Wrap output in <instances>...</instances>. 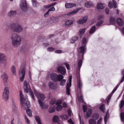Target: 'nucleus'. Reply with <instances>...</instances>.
Masks as SVG:
<instances>
[{
	"label": "nucleus",
	"mask_w": 124,
	"mask_h": 124,
	"mask_svg": "<svg viewBox=\"0 0 124 124\" xmlns=\"http://www.w3.org/2000/svg\"><path fill=\"white\" fill-rule=\"evenodd\" d=\"M58 72L62 75L65 74L66 72V69L65 68L62 66H58L57 68Z\"/></svg>",
	"instance_id": "obj_12"
},
{
	"label": "nucleus",
	"mask_w": 124,
	"mask_h": 124,
	"mask_svg": "<svg viewBox=\"0 0 124 124\" xmlns=\"http://www.w3.org/2000/svg\"><path fill=\"white\" fill-rule=\"evenodd\" d=\"M9 93L8 88L7 87H5L4 89L2 98L6 101H7L8 99Z\"/></svg>",
	"instance_id": "obj_8"
},
{
	"label": "nucleus",
	"mask_w": 124,
	"mask_h": 124,
	"mask_svg": "<svg viewBox=\"0 0 124 124\" xmlns=\"http://www.w3.org/2000/svg\"><path fill=\"white\" fill-rule=\"evenodd\" d=\"M88 17L87 16H85L82 19H80L77 21V23L80 24H82L85 23L87 21Z\"/></svg>",
	"instance_id": "obj_15"
},
{
	"label": "nucleus",
	"mask_w": 124,
	"mask_h": 124,
	"mask_svg": "<svg viewBox=\"0 0 124 124\" xmlns=\"http://www.w3.org/2000/svg\"><path fill=\"white\" fill-rule=\"evenodd\" d=\"M83 109L84 112H85L87 109V107L85 105H84L83 106Z\"/></svg>",
	"instance_id": "obj_54"
},
{
	"label": "nucleus",
	"mask_w": 124,
	"mask_h": 124,
	"mask_svg": "<svg viewBox=\"0 0 124 124\" xmlns=\"http://www.w3.org/2000/svg\"><path fill=\"white\" fill-rule=\"evenodd\" d=\"M55 99H53L51 100L50 102V103L51 104H54L55 103Z\"/></svg>",
	"instance_id": "obj_55"
},
{
	"label": "nucleus",
	"mask_w": 124,
	"mask_h": 124,
	"mask_svg": "<svg viewBox=\"0 0 124 124\" xmlns=\"http://www.w3.org/2000/svg\"><path fill=\"white\" fill-rule=\"evenodd\" d=\"M115 18L111 17L110 18V23L111 24H113L115 22Z\"/></svg>",
	"instance_id": "obj_39"
},
{
	"label": "nucleus",
	"mask_w": 124,
	"mask_h": 124,
	"mask_svg": "<svg viewBox=\"0 0 124 124\" xmlns=\"http://www.w3.org/2000/svg\"><path fill=\"white\" fill-rule=\"evenodd\" d=\"M62 106L61 105H58L56 108V110L57 111H61L62 110Z\"/></svg>",
	"instance_id": "obj_36"
},
{
	"label": "nucleus",
	"mask_w": 124,
	"mask_h": 124,
	"mask_svg": "<svg viewBox=\"0 0 124 124\" xmlns=\"http://www.w3.org/2000/svg\"><path fill=\"white\" fill-rule=\"evenodd\" d=\"M12 45L13 46L16 47L21 43V38L20 36L15 33H13L10 37Z\"/></svg>",
	"instance_id": "obj_2"
},
{
	"label": "nucleus",
	"mask_w": 124,
	"mask_h": 124,
	"mask_svg": "<svg viewBox=\"0 0 124 124\" xmlns=\"http://www.w3.org/2000/svg\"><path fill=\"white\" fill-rule=\"evenodd\" d=\"M104 104H102L100 106L99 108L103 112H104L105 111L104 110Z\"/></svg>",
	"instance_id": "obj_43"
},
{
	"label": "nucleus",
	"mask_w": 124,
	"mask_h": 124,
	"mask_svg": "<svg viewBox=\"0 0 124 124\" xmlns=\"http://www.w3.org/2000/svg\"><path fill=\"white\" fill-rule=\"evenodd\" d=\"M76 6V5L74 3H67L65 5V7L67 8H70Z\"/></svg>",
	"instance_id": "obj_20"
},
{
	"label": "nucleus",
	"mask_w": 124,
	"mask_h": 124,
	"mask_svg": "<svg viewBox=\"0 0 124 124\" xmlns=\"http://www.w3.org/2000/svg\"><path fill=\"white\" fill-rule=\"evenodd\" d=\"M7 61V58L5 55L0 53V63H5Z\"/></svg>",
	"instance_id": "obj_13"
},
{
	"label": "nucleus",
	"mask_w": 124,
	"mask_h": 124,
	"mask_svg": "<svg viewBox=\"0 0 124 124\" xmlns=\"http://www.w3.org/2000/svg\"><path fill=\"white\" fill-rule=\"evenodd\" d=\"M120 83L119 84H118L115 87V88L112 91V92H111V93L112 94H113L114 93V92H115V91L116 90L117 88H118L119 85H120Z\"/></svg>",
	"instance_id": "obj_52"
},
{
	"label": "nucleus",
	"mask_w": 124,
	"mask_h": 124,
	"mask_svg": "<svg viewBox=\"0 0 124 124\" xmlns=\"http://www.w3.org/2000/svg\"><path fill=\"white\" fill-rule=\"evenodd\" d=\"M87 43L86 39L85 37L83 38L82 40L81 44L82 46L78 49L79 58L80 59L78 61V69L79 71L81 67L82 63V60L83 58L84 52H85L86 49V44Z\"/></svg>",
	"instance_id": "obj_1"
},
{
	"label": "nucleus",
	"mask_w": 124,
	"mask_h": 124,
	"mask_svg": "<svg viewBox=\"0 0 124 124\" xmlns=\"http://www.w3.org/2000/svg\"><path fill=\"white\" fill-rule=\"evenodd\" d=\"M73 23V22L72 20H69L66 22L65 24L66 25L69 26L72 24Z\"/></svg>",
	"instance_id": "obj_37"
},
{
	"label": "nucleus",
	"mask_w": 124,
	"mask_h": 124,
	"mask_svg": "<svg viewBox=\"0 0 124 124\" xmlns=\"http://www.w3.org/2000/svg\"><path fill=\"white\" fill-rule=\"evenodd\" d=\"M78 100L82 102L84 101L83 99V96L82 95H81L78 98Z\"/></svg>",
	"instance_id": "obj_51"
},
{
	"label": "nucleus",
	"mask_w": 124,
	"mask_h": 124,
	"mask_svg": "<svg viewBox=\"0 0 124 124\" xmlns=\"http://www.w3.org/2000/svg\"><path fill=\"white\" fill-rule=\"evenodd\" d=\"M113 4H112V2L111 1H110L108 3V5L109 8H112L113 6H114V8H116V3L115 0H112Z\"/></svg>",
	"instance_id": "obj_18"
},
{
	"label": "nucleus",
	"mask_w": 124,
	"mask_h": 124,
	"mask_svg": "<svg viewBox=\"0 0 124 124\" xmlns=\"http://www.w3.org/2000/svg\"><path fill=\"white\" fill-rule=\"evenodd\" d=\"M35 117L36 121L38 124H41L40 118L39 116H35Z\"/></svg>",
	"instance_id": "obj_29"
},
{
	"label": "nucleus",
	"mask_w": 124,
	"mask_h": 124,
	"mask_svg": "<svg viewBox=\"0 0 124 124\" xmlns=\"http://www.w3.org/2000/svg\"><path fill=\"white\" fill-rule=\"evenodd\" d=\"M96 30V27L95 26H94L92 27L89 33L90 34L93 33Z\"/></svg>",
	"instance_id": "obj_26"
},
{
	"label": "nucleus",
	"mask_w": 124,
	"mask_h": 124,
	"mask_svg": "<svg viewBox=\"0 0 124 124\" xmlns=\"http://www.w3.org/2000/svg\"><path fill=\"white\" fill-rule=\"evenodd\" d=\"M78 39V38L77 37H73L70 39L71 43H74Z\"/></svg>",
	"instance_id": "obj_28"
},
{
	"label": "nucleus",
	"mask_w": 124,
	"mask_h": 124,
	"mask_svg": "<svg viewBox=\"0 0 124 124\" xmlns=\"http://www.w3.org/2000/svg\"><path fill=\"white\" fill-rule=\"evenodd\" d=\"M11 70L12 73L13 75L16 76V69L15 67L14 66H13L11 67Z\"/></svg>",
	"instance_id": "obj_23"
},
{
	"label": "nucleus",
	"mask_w": 124,
	"mask_h": 124,
	"mask_svg": "<svg viewBox=\"0 0 124 124\" xmlns=\"http://www.w3.org/2000/svg\"><path fill=\"white\" fill-rule=\"evenodd\" d=\"M33 92L38 99V102L43 101L45 97L44 94L38 92L35 89L33 90Z\"/></svg>",
	"instance_id": "obj_7"
},
{
	"label": "nucleus",
	"mask_w": 124,
	"mask_h": 124,
	"mask_svg": "<svg viewBox=\"0 0 124 124\" xmlns=\"http://www.w3.org/2000/svg\"><path fill=\"white\" fill-rule=\"evenodd\" d=\"M48 85L50 88L53 90H55L57 88V85L52 82H49Z\"/></svg>",
	"instance_id": "obj_17"
},
{
	"label": "nucleus",
	"mask_w": 124,
	"mask_h": 124,
	"mask_svg": "<svg viewBox=\"0 0 124 124\" xmlns=\"http://www.w3.org/2000/svg\"><path fill=\"white\" fill-rule=\"evenodd\" d=\"M20 97L21 105L26 108H29L30 106V103L28 101V99L26 96L23 97L22 93L21 91H20Z\"/></svg>",
	"instance_id": "obj_3"
},
{
	"label": "nucleus",
	"mask_w": 124,
	"mask_h": 124,
	"mask_svg": "<svg viewBox=\"0 0 124 124\" xmlns=\"http://www.w3.org/2000/svg\"><path fill=\"white\" fill-rule=\"evenodd\" d=\"M24 116L25 117V120L26 123L28 124H30V121L26 117L25 115H24Z\"/></svg>",
	"instance_id": "obj_53"
},
{
	"label": "nucleus",
	"mask_w": 124,
	"mask_h": 124,
	"mask_svg": "<svg viewBox=\"0 0 124 124\" xmlns=\"http://www.w3.org/2000/svg\"><path fill=\"white\" fill-rule=\"evenodd\" d=\"M50 77L51 79L55 82L57 81H60L62 79L64 78V77L61 74L57 75L54 73H52L50 75Z\"/></svg>",
	"instance_id": "obj_6"
},
{
	"label": "nucleus",
	"mask_w": 124,
	"mask_h": 124,
	"mask_svg": "<svg viewBox=\"0 0 124 124\" xmlns=\"http://www.w3.org/2000/svg\"><path fill=\"white\" fill-rule=\"evenodd\" d=\"M102 120V118H100L97 122V124H101V123Z\"/></svg>",
	"instance_id": "obj_61"
},
{
	"label": "nucleus",
	"mask_w": 124,
	"mask_h": 124,
	"mask_svg": "<svg viewBox=\"0 0 124 124\" xmlns=\"http://www.w3.org/2000/svg\"><path fill=\"white\" fill-rule=\"evenodd\" d=\"M68 114L70 116H71V111L70 109H69L68 111Z\"/></svg>",
	"instance_id": "obj_63"
},
{
	"label": "nucleus",
	"mask_w": 124,
	"mask_h": 124,
	"mask_svg": "<svg viewBox=\"0 0 124 124\" xmlns=\"http://www.w3.org/2000/svg\"><path fill=\"white\" fill-rule=\"evenodd\" d=\"M62 105L64 107L66 108L67 107V105L65 102H64L63 103Z\"/></svg>",
	"instance_id": "obj_60"
},
{
	"label": "nucleus",
	"mask_w": 124,
	"mask_h": 124,
	"mask_svg": "<svg viewBox=\"0 0 124 124\" xmlns=\"http://www.w3.org/2000/svg\"><path fill=\"white\" fill-rule=\"evenodd\" d=\"M62 102V101L61 100H58L57 101L56 103V104H60Z\"/></svg>",
	"instance_id": "obj_64"
},
{
	"label": "nucleus",
	"mask_w": 124,
	"mask_h": 124,
	"mask_svg": "<svg viewBox=\"0 0 124 124\" xmlns=\"http://www.w3.org/2000/svg\"><path fill=\"white\" fill-rule=\"evenodd\" d=\"M116 22L118 24L119 26H122L123 25V21L120 18H118L116 20Z\"/></svg>",
	"instance_id": "obj_21"
},
{
	"label": "nucleus",
	"mask_w": 124,
	"mask_h": 124,
	"mask_svg": "<svg viewBox=\"0 0 124 124\" xmlns=\"http://www.w3.org/2000/svg\"><path fill=\"white\" fill-rule=\"evenodd\" d=\"M65 64L68 70H69L70 69L69 68V65L67 63H65Z\"/></svg>",
	"instance_id": "obj_62"
},
{
	"label": "nucleus",
	"mask_w": 124,
	"mask_h": 124,
	"mask_svg": "<svg viewBox=\"0 0 124 124\" xmlns=\"http://www.w3.org/2000/svg\"><path fill=\"white\" fill-rule=\"evenodd\" d=\"M92 5V3L91 2H87L85 3V6L87 8H89Z\"/></svg>",
	"instance_id": "obj_27"
},
{
	"label": "nucleus",
	"mask_w": 124,
	"mask_h": 124,
	"mask_svg": "<svg viewBox=\"0 0 124 124\" xmlns=\"http://www.w3.org/2000/svg\"><path fill=\"white\" fill-rule=\"evenodd\" d=\"M59 20L58 18L56 17H51L50 23H56L58 22Z\"/></svg>",
	"instance_id": "obj_22"
},
{
	"label": "nucleus",
	"mask_w": 124,
	"mask_h": 124,
	"mask_svg": "<svg viewBox=\"0 0 124 124\" xmlns=\"http://www.w3.org/2000/svg\"><path fill=\"white\" fill-rule=\"evenodd\" d=\"M55 9L54 7H53L49 9L48 10L49 12L50 11H53L55 10Z\"/></svg>",
	"instance_id": "obj_56"
},
{
	"label": "nucleus",
	"mask_w": 124,
	"mask_h": 124,
	"mask_svg": "<svg viewBox=\"0 0 124 124\" xmlns=\"http://www.w3.org/2000/svg\"><path fill=\"white\" fill-rule=\"evenodd\" d=\"M1 77L3 79L5 85H6L8 79V76L7 74L5 72H2L1 75Z\"/></svg>",
	"instance_id": "obj_11"
},
{
	"label": "nucleus",
	"mask_w": 124,
	"mask_h": 124,
	"mask_svg": "<svg viewBox=\"0 0 124 124\" xmlns=\"http://www.w3.org/2000/svg\"><path fill=\"white\" fill-rule=\"evenodd\" d=\"M109 115L108 114L107 112L105 116L104 117V120L105 122V123L106 124L107 121V120L108 118Z\"/></svg>",
	"instance_id": "obj_40"
},
{
	"label": "nucleus",
	"mask_w": 124,
	"mask_h": 124,
	"mask_svg": "<svg viewBox=\"0 0 124 124\" xmlns=\"http://www.w3.org/2000/svg\"><path fill=\"white\" fill-rule=\"evenodd\" d=\"M109 8H106L105 9V12L107 14H109Z\"/></svg>",
	"instance_id": "obj_59"
},
{
	"label": "nucleus",
	"mask_w": 124,
	"mask_h": 124,
	"mask_svg": "<svg viewBox=\"0 0 124 124\" xmlns=\"http://www.w3.org/2000/svg\"><path fill=\"white\" fill-rule=\"evenodd\" d=\"M54 52L56 53L60 54L62 52V51L61 50H56Z\"/></svg>",
	"instance_id": "obj_57"
},
{
	"label": "nucleus",
	"mask_w": 124,
	"mask_h": 124,
	"mask_svg": "<svg viewBox=\"0 0 124 124\" xmlns=\"http://www.w3.org/2000/svg\"><path fill=\"white\" fill-rule=\"evenodd\" d=\"M26 112L27 115L30 117H31L32 116L31 112V110L30 109L27 110L26 109Z\"/></svg>",
	"instance_id": "obj_41"
},
{
	"label": "nucleus",
	"mask_w": 124,
	"mask_h": 124,
	"mask_svg": "<svg viewBox=\"0 0 124 124\" xmlns=\"http://www.w3.org/2000/svg\"><path fill=\"white\" fill-rule=\"evenodd\" d=\"M89 124H96V121L93 119H91L89 120Z\"/></svg>",
	"instance_id": "obj_33"
},
{
	"label": "nucleus",
	"mask_w": 124,
	"mask_h": 124,
	"mask_svg": "<svg viewBox=\"0 0 124 124\" xmlns=\"http://www.w3.org/2000/svg\"><path fill=\"white\" fill-rule=\"evenodd\" d=\"M86 29L84 28L82 29H80L79 31V32L80 34H83L85 32Z\"/></svg>",
	"instance_id": "obj_46"
},
{
	"label": "nucleus",
	"mask_w": 124,
	"mask_h": 124,
	"mask_svg": "<svg viewBox=\"0 0 124 124\" xmlns=\"http://www.w3.org/2000/svg\"><path fill=\"white\" fill-rule=\"evenodd\" d=\"M16 14V11L11 10L8 13V16L10 17H12L15 16Z\"/></svg>",
	"instance_id": "obj_19"
},
{
	"label": "nucleus",
	"mask_w": 124,
	"mask_h": 124,
	"mask_svg": "<svg viewBox=\"0 0 124 124\" xmlns=\"http://www.w3.org/2000/svg\"><path fill=\"white\" fill-rule=\"evenodd\" d=\"M122 74L123 76L120 81V83H122L124 81V70L122 71Z\"/></svg>",
	"instance_id": "obj_47"
},
{
	"label": "nucleus",
	"mask_w": 124,
	"mask_h": 124,
	"mask_svg": "<svg viewBox=\"0 0 124 124\" xmlns=\"http://www.w3.org/2000/svg\"><path fill=\"white\" fill-rule=\"evenodd\" d=\"M62 120H67L68 118V116L66 115H62L60 116Z\"/></svg>",
	"instance_id": "obj_32"
},
{
	"label": "nucleus",
	"mask_w": 124,
	"mask_h": 124,
	"mask_svg": "<svg viewBox=\"0 0 124 124\" xmlns=\"http://www.w3.org/2000/svg\"><path fill=\"white\" fill-rule=\"evenodd\" d=\"M79 10V9H76L74 10L73 11L71 12H70L68 13L67 14V15L68 16H70V15H73L75 14H76L77 13Z\"/></svg>",
	"instance_id": "obj_24"
},
{
	"label": "nucleus",
	"mask_w": 124,
	"mask_h": 124,
	"mask_svg": "<svg viewBox=\"0 0 124 124\" xmlns=\"http://www.w3.org/2000/svg\"><path fill=\"white\" fill-rule=\"evenodd\" d=\"M120 117L121 120L123 121L124 120V113L123 112L121 113Z\"/></svg>",
	"instance_id": "obj_48"
},
{
	"label": "nucleus",
	"mask_w": 124,
	"mask_h": 124,
	"mask_svg": "<svg viewBox=\"0 0 124 124\" xmlns=\"http://www.w3.org/2000/svg\"><path fill=\"white\" fill-rule=\"evenodd\" d=\"M20 7L21 9L24 11H26L28 10V8L25 0H21Z\"/></svg>",
	"instance_id": "obj_9"
},
{
	"label": "nucleus",
	"mask_w": 124,
	"mask_h": 124,
	"mask_svg": "<svg viewBox=\"0 0 124 124\" xmlns=\"http://www.w3.org/2000/svg\"><path fill=\"white\" fill-rule=\"evenodd\" d=\"M60 81H61L60 85H61L63 86L64 85L66 82V80L65 79H62Z\"/></svg>",
	"instance_id": "obj_38"
},
{
	"label": "nucleus",
	"mask_w": 124,
	"mask_h": 124,
	"mask_svg": "<svg viewBox=\"0 0 124 124\" xmlns=\"http://www.w3.org/2000/svg\"><path fill=\"white\" fill-rule=\"evenodd\" d=\"M49 43H43L42 45L44 47H47L48 46Z\"/></svg>",
	"instance_id": "obj_58"
},
{
	"label": "nucleus",
	"mask_w": 124,
	"mask_h": 124,
	"mask_svg": "<svg viewBox=\"0 0 124 124\" xmlns=\"http://www.w3.org/2000/svg\"><path fill=\"white\" fill-rule=\"evenodd\" d=\"M92 112V111L91 109H88L86 113V115L88 117H90L91 115Z\"/></svg>",
	"instance_id": "obj_30"
},
{
	"label": "nucleus",
	"mask_w": 124,
	"mask_h": 124,
	"mask_svg": "<svg viewBox=\"0 0 124 124\" xmlns=\"http://www.w3.org/2000/svg\"><path fill=\"white\" fill-rule=\"evenodd\" d=\"M99 115L97 113L93 114L92 115V117L93 118V119L95 120L98 119L99 117Z\"/></svg>",
	"instance_id": "obj_34"
},
{
	"label": "nucleus",
	"mask_w": 124,
	"mask_h": 124,
	"mask_svg": "<svg viewBox=\"0 0 124 124\" xmlns=\"http://www.w3.org/2000/svg\"><path fill=\"white\" fill-rule=\"evenodd\" d=\"M55 111V107L54 106L51 107L49 108L48 111L50 113L54 112Z\"/></svg>",
	"instance_id": "obj_25"
},
{
	"label": "nucleus",
	"mask_w": 124,
	"mask_h": 124,
	"mask_svg": "<svg viewBox=\"0 0 124 124\" xmlns=\"http://www.w3.org/2000/svg\"><path fill=\"white\" fill-rule=\"evenodd\" d=\"M124 105V100H122L121 101L120 103V108L121 109L123 107Z\"/></svg>",
	"instance_id": "obj_49"
},
{
	"label": "nucleus",
	"mask_w": 124,
	"mask_h": 124,
	"mask_svg": "<svg viewBox=\"0 0 124 124\" xmlns=\"http://www.w3.org/2000/svg\"><path fill=\"white\" fill-rule=\"evenodd\" d=\"M104 7V6L103 4L100 3L98 4L97 8V9H102Z\"/></svg>",
	"instance_id": "obj_35"
},
{
	"label": "nucleus",
	"mask_w": 124,
	"mask_h": 124,
	"mask_svg": "<svg viewBox=\"0 0 124 124\" xmlns=\"http://www.w3.org/2000/svg\"><path fill=\"white\" fill-rule=\"evenodd\" d=\"M55 50V48L52 47H50L47 49V50L49 51L50 52H53Z\"/></svg>",
	"instance_id": "obj_44"
},
{
	"label": "nucleus",
	"mask_w": 124,
	"mask_h": 124,
	"mask_svg": "<svg viewBox=\"0 0 124 124\" xmlns=\"http://www.w3.org/2000/svg\"><path fill=\"white\" fill-rule=\"evenodd\" d=\"M78 80H79L78 84V86L79 88L80 89L82 86V84L80 79H79L78 78Z\"/></svg>",
	"instance_id": "obj_42"
},
{
	"label": "nucleus",
	"mask_w": 124,
	"mask_h": 124,
	"mask_svg": "<svg viewBox=\"0 0 124 124\" xmlns=\"http://www.w3.org/2000/svg\"><path fill=\"white\" fill-rule=\"evenodd\" d=\"M25 69L24 68H23L19 71V75L20 80L22 81L24 79L25 74Z\"/></svg>",
	"instance_id": "obj_10"
},
{
	"label": "nucleus",
	"mask_w": 124,
	"mask_h": 124,
	"mask_svg": "<svg viewBox=\"0 0 124 124\" xmlns=\"http://www.w3.org/2000/svg\"><path fill=\"white\" fill-rule=\"evenodd\" d=\"M72 76H70V77L69 83H68L66 85V92L68 95L70 94V87L71 85Z\"/></svg>",
	"instance_id": "obj_14"
},
{
	"label": "nucleus",
	"mask_w": 124,
	"mask_h": 124,
	"mask_svg": "<svg viewBox=\"0 0 124 124\" xmlns=\"http://www.w3.org/2000/svg\"><path fill=\"white\" fill-rule=\"evenodd\" d=\"M31 2L34 7H36L37 6V2L36 0H32Z\"/></svg>",
	"instance_id": "obj_45"
},
{
	"label": "nucleus",
	"mask_w": 124,
	"mask_h": 124,
	"mask_svg": "<svg viewBox=\"0 0 124 124\" xmlns=\"http://www.w3.org/2000/svg\"><path fill=\"white\" fill-rule=\"evenodd\" d=\"M103 22V21L102 20H101L99 22H98L96 23V25L97 26H99L101 25L102 24Z\"/></svg>",
	"instance_id": "obj_50"
},
{
	"label": "nucleus",
	"mask_w": 124,
	"mask_h": 124,
	"mask_svg": "<svg viewBox=\"0 0 124 124\" xmlns=\"http://www.w3.org/2000/svg\"><path fill=\"white\" fill-rule=\"evenodd\" d=\"M38 103L42 110H44V109H48V105L46 104H45L43 101H41L38 102Z\"/></svg>",
	"instance_id": "obj_16"
},
{
	"label": "nucleus",
	"mask_w": 124,
	"mask_h": 124,
	"mask_svg": "<svg viewBox=\"0 0 124 124\" xmlns=\"http://www.w3.org/2000/svg\"><path fill=\"white\" fill-rule=\"evenodd\" d=\"M10 28L14 31L18 33L21 32L23 30L21 25L17 23L12 24L10 25Z\"/></svg>",
	"instance_id": "obj_4"
},
{
	"label": "nucleus",
	"mask_w": 124,
	"mask_h": 124,
	"mask_svg": "<svg viewBox=\"0 0 124 124\" xmlns=\"http://www.w3.org/2000/svg\"><path fill=\"white\" fill-rule=\"evenodd\" d=\"M23 88L25 92L27 93H28L29 91L30 95L31 96L33 100L34 101V96L33 93L30 87L29 84L28 85V83L26 81H25L24 82Z\"/></svg>",
	"instance_id": "obj_5"
},
{
	"label": "nucleus",
	"mask_w": 124,
	"mask_h": 124,
	"mask_svg": "<svg viewBox=\"0 0 124 124\" xmlns=\"http://www.w3.org/2000/svg\"><path fill=\"white\" fill-rule=\"evenodd\" d=\"M59 117L56 116H54L53 118V121L54 122H58L59 121Z\"/></svg>",
	"instance_id": "obj_31"
}]
</instances>
